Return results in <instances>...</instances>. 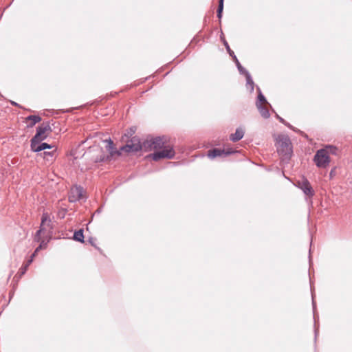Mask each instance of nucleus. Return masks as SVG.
Here are the masks:
<instances>
[{"label":"nucleus","mask_w":352,"mask_h":352,"mask_svg":"<svg viewBox=\"0 0 352 352\" xmlns=\"http://www.w3.org/2000/svg\"><path fill=\"white\" fill-rule=\"evenodd\" d=\"M276 149L279 155L289 159L292 154V146L290 139L287 135H279L276 138Z\"/></svg>","instance_id":"obj_1"},{"label":"nucleus","mask_w":352,"mask_h":352,"mask_svg":"<svg viewBox=\"0 0 352 352\" xmlns=\"http://www.w3.org/2000/svg\"><path fill=\"white\" fill-rule=\"evenodd\" d=\"M47 131H52L51 126L49 123H43L36 128V134L30 140V147H33L34 145L38 144L43 140L47 138L45 133Z\"/></svg>","instance_id":"obj_2"},{"label":"nucleus","mask_w":352,"mask_h":352,"mask_svg":"<svg viewBox=\"0 0 352 352\" xmlns=\"http://www.w3.org/2000/svg\"><path fill=\"white\" fill-rule=\"evenodd\" d=\"M314 162L318 168H324L327 167L330 163L328 150L321 148L317 151L314 157Z\"/></svg>","instance_id":"obj_3"},{"label":"nucleus","mask_w":352,"mask_h":352,"mask_svg":"<svg viewBox=\"0 0 352 352\" xmlns=\"http://www.w3.org/2000/svg\"><path fill=\"white\" fill-rule=\"evenodd\" d=\"M143 148V142L142 143L140 138L133 136L129 140L126 145L120 148L121 151L129 152H138Z\"/></svg>","instance_id":"obj_4"},{"label":"nucleus","mask_w":352,"mask_h":352,"mask_svg":"<svg viewBox=\"0 0 352 352\" xmlns=\"http://www.w3.org/2000/svg\"><path fill=\"white\" fill-rule=\"evenodd\" d=\"M162 148V151H156L151 154V156L154 161H158L162 158L173 159L175 157V152L173 146L168 145Z\"/></svg>","instance_id":"obj_5"},{"label":"nucleus","mask_w":352,"mask_h":352,"mask_svg":"<svg viewBox=\"0 0 352 352\" xmlns=\"http://www.w3.org/2000/svg\"><path fill=\"white\" fill-rule=\"evenodd\" d=\"M165 142L161 137L147 139L143 142V149L145 151H151L162 148L165 146Z\"/></svg>","instance_id":"obj_6"},{"label":"nucleus","mask_w":352,"mask_h":352,"mask_svg":"<svg viewBox=\"0 0 352 352\" xmlns=\"http://www.w3.org/2000/svg\"><path fill=\"white\" fill-rule=\"evenodd\" d=\"M233 60L235 62V64L237 67V69L241 74H243L245 76L246 78V86L247 88L250 89V92H252L254 91V82L252 80V78L249 73L248 70H246L245 68H244L237 59L236 56L235 55H233Z\"/></svg>","instance_id":"obj_7"},{"label":"nucleus","mask_w":352,"mask_h":352,"mask_svg":"<svg viewBox=\"0 0 352 352\" xmlns=\"http://www.w3.org/2000/svg\"><path fill=\"white\" fill-rule=\"evenodd\" d=\"M236 152V151L232 148H226L223 149L214 148L208 151V156L209 158L214 159L217 157H226Z\"/></svg>","instance_id":"obj_8"},{"label":"nucleus","mask_w":352,"mask_h":352,"mask_svg":"<svg viewBox=\"0 0 352 352\" xmlns=\"http://www.w3.org/2000/svg\"><path fill=\"white\" fill-rule=\"evenodd\" d=\"M83 188L80 186H76L71 188L69 194V202H76L82 199Z\"/></svg>","instance_id":"obj_9"},{"label":"nucleus","mask_w":352,"mask_h":352,"mask_svg":"<svg viewBox=\"0 0 352 352\" xmlns=\"http://www.w3.org/2000/svg\"><path fill=\"white\" fill-rule=\"evenodd\" d=\"M298 187L300 188L306 195L309 197H313L314 195V190L307 179L303 178L301 181H299L298 182Z\"/></svg>","instance_id":"obj_10"},{"label":"nucleus","mask_w":352,"mask_h":352,"mask_svg":"<svg viewBox=\"0 0 352 352\" xmlns=\"http://www.w3.org/2000/svg\"><path fill=\"white\" fill-rule=\"evenodd\" d=\"M40 225L45 230V231L48 230L50 232H52L54 227L52 219L47 212H43L42 214Z\"/></svg>","instance_id":"obj_11"},{"label":"nucleus","mask_w":352,"mask_h":352,"mask_svg":"<svg viewBox=\"0 0 352 352\" xmlns=\"http://www.w3.org/2000/svg\"><path fill=\"white\" fill-rule=\"evenodd\" d=\"M105 142L107 143L106 145V149L109 151L110 156L112 157L115 154L118 155H120L121 153L119 151H117L116 148L114 146L113 142L109 138V140H106Z\"/></svg>","instance_id":"obj_12"},{"label":"nucleus","mask_w":352,"mask_h":352,"mask_svg":"<svg viewBox=\"0 0 352 352\" xmlns=\"http://www.w3.org/2000/svg\"><path fill=\"white\" fill-rule=\"evenodd\" d=\"M54 146L51 144H49L46 142H40L38 143V144H35L34 145L33 147H31V150L33 151V152H35V153H38V152H41L43 150H45V149H51Z\"/></svg>","instance_id":"obj_13"},{"label":"nucleus","mask_w":352,"mask_h":352,"mask_svg":"<svg viewBox=\"0 0 352 352\" xmlns=\"http://www.w3.org/2000/svg\"><path fill=\"white\" fill-rule=\"evenodd\" d=\"M244 135V131L240 128L236 129L234 133H232L230 136V140L235 142L243 138Z\"/></svg>","instance_id":"obj_14"},{"label":"nucleus","mask_w":352,"mask_h":352,"mask_svg":"<svg viewBox=\"0 0 352 352\" xmlns=\"http://www.w3.org/2000/svg\"><path fill=\"white\" fill-rule=\"evenodd\" d=\"M256 106L258 109L260 114L263 118L266 119L270 118V113L266 107L263 106L262 104H260V102H256Z\"/></svg>","instance_id":"obj_15"},{"label":"nucleus","mask_w":352,"mask_h":352,"mask_svg":"<svg viewBox=\"0 0 352 352\" xmlns=\"http://www.w3.org/2000/svg\"><path fill=\"white\" fill-rule=\"evenodd\" d=\"M26 120L31 121V122L28 124V127H32L41 120V118L39 116L30 115L26 118Z\"/></svg>","instance_id":"obj_16"},{"label":"nucleus","mask_w":352,"mask_h":352,"mask_svg":"<svg viewBox=\"0 0 352 352\" xmlns=\"http://www.w3.org/2000/svg\"><path fill=\"white\" fill-rule=\"evenodd\" d=\"M311 297H312V305H313V312H314V321H315V338H316L317 335H318V329L316 327V314H315V311H316V302H315V300H314V292H313V289H312V285L311 284Z\"/></svg>","instance_id":"obj_17"},{"label":"nucleus","mask_w":352,"mask_h":352,"mask_svg":"<svg viewBox=\"0 0 352 352\" xmlns=\"http://www.w3.org/2000/svg\"><path fill=\"white\" fill-rule=\"evenodd\" d=\"M73 239H74V240H75L76 241H78L80 243H84L85 241H84L83 230L80 229V230L76 231L74 234Z\"/></svg>","instance_id":"obj_18"},{"label":"nucleus","mask_w":352,"mask_h":352,"mask_svg":"<svg viewBox=\"0 0 352 352\" xmlns=\"http://www.w3.org/2000/svg\"><path fill=\"white\" fill-rule=\"evenodd\" d=\"M56 155V149H54L52 151H44L41 153V155H43V158L47 161H52L54 157Z\"/></svg>","instance_id":"obj_19"},{"label":"nucleus","mask_w":352,"mask_h":352,"mask_svg":"<svg viewBox=\"0 0 352 352\" xmlns=\"http://www.w3.org/2000/svg\"><path fill=\"white\" fill-rule=\"evenodd\" d=\"M257 89H258V97H257V101H256V102H260V104H263L266 103V104H267L270 105V104L267 102V100H266L265 97L264 96V95L262 94V92H261V91L260 88H259V87H257Z\"/></svg>","instance_id":"obj_20"},{"label":"nucleus","mask_w":352,"mask_h":352,"mask_svg":"<svg viewBox=\"0 0 352 352\" xmlns=\"http://www.w3.org/2000/svg\"><path fill=\"white\" fill-rule=\"evenodd\" d=\"M223 1L224 0H219V6L217 10V16L219 20L222 18V13L223 10Z\"/></svg>","instance_id":"obj_21"},{"label":"nucleus","mask_w":352,"mask_h":352,"mask_svg":"<svg viewBox=\"0 0 352 352\" xmlns=\"http://www.w3.org/2000/svg\"><path fill=\"white\" fill-rule=\"evenodd\" d=\"M324 149L328 150V155L329 156L330 154L337 155H338L339 150L337 147L329 145L327 146Z\"/></svg>","instance_id":"obj_22"},{"label":"nucleus","mask_w":352,"mask_h":352,"mask_svg":"<svg viewBox=\"0 0 352 352\" xmlns=\"http://www.w3.org/2000/svg\"><path fill=\"white\" fill-rule=\"evenodd\" d=\"M100 152L102 153V155L100 156V157H97L95 160L96 162H103L107 161L109 158V156H108L104 153L102 148H100Z\"/></svg>","instance_id":"obj_23"},{"label":"nucleus","mask_w":352,"mask_h":352,"mask_svg":"<svg viewBox=\"0 0 352 352\" xmlns=\"http://www.w3.org/2000/svg\"><path fill=\"white\" fill-rule=\"evenodd\" d=\"M45 232V230L41 227L40 225L39 229L36 231L34 235V241L36 242H39L41 241V234L42 232Z\"/></svg>","instance_id":"obj_24"},{"label":"nucleus","mask_w":352,"mask_h":352,"mask_svg":"<svg viewBox=\"0 0 352 352\" xmlns=\"http://www.w3.org/2000/svg\"><path fill=\"white\" fill-rule=\"evenodd\" d=\"M29 265H28V262H27V263H26L23 266H22V267L20 268V270H19V272H20V274H21V276L23 275V274L26 272V271H27V270H28V268Z\"/></svg>","instance_id":"obj_25"},{"label":"nucleus","mask_w":352,"mask_h":352,"mask_svg":"<svg viewBox=\"0 0 352 352\" xmlns=\"http://www.w3.org/2000/svg\"><path fill=\"white\" fill-rule=\"evenodd\" d=\"M224 45H225L226 50H227L228 52L229 53L230 56L233 58V55H235V54H234V52L232 50H231L228 43L226 41H224Z\"/></svg>","instance_id":"obj_26"},{"label":"nucleus","mask_w":352,"mask_h":352,"mask_svg":"<svg viewBox=\"0 0 352 352\" xmlns=\"http://www.w3.org/2000/svg\"><path fill=\"white\" fill-rule=\"evenodd\" d=\"M96 239L95 238H94V237H90V238H89V239H88L89 243L92 246H94L95 248H96V249L99 250V248H98V247L96 246Z\"/></svg>","instance_id":"obj_27"},{"label":"nucleus","mask_w":352,"mask_h":352,"mask_svg":"<svg viewBox=\"0 0 352 352\" xmlns=\"http://www.w3.org/2000/svg\"><path fill=\"white\" fill-rule=\"evenodd\" d=\"M36 254V253L34 252V253L30 256V258L28 260V265H30L32 263L34 257L35 256Z\"/></svg>","instance_id":"obj_28"},{"label":"nucleus","mask_w":352,"mask_h":352,"mask_svg":"<svg viewBox=\"0 0 352 352\" xmlns=\"http://www.w3.org/2000/svg\"><path fill=\"white\" fill-rule=\"evenodd\" d=\"M36 254V253L34 252V253L30 256V258L28 260V265H30L32 263L34 257L35 256Z\"/></svg>","instance_id":"obj_29"},{"label":"nucleus","mask_w":352,"mask_h":352,"mask_svg":"<svg viewBox=\"0 0 352 352\" xmlns=\"http://www.w3.org/2000/svg\"><path fill=\"white\" fill-rule=\"evenodd\" d=\"M36 254V253L34 252V253L30 256V258L28 260V265H30L32 263L34 257L35 256Z\"/></svg>","instance_id":"obj_30"},{"label":"nucleus","mask_w":352,"mask_h":352,"mask_svg":"<svg viewBox=\"0 0 352 352\" xmlns=\"http://www.w3.org/2000/svg\"><path fill=\"white\" fill-rule=\"evenodd\" d=\"M135 129H134L133 128H131L129 129V131H128V135L131 136L135 133Z\"/></svg>","instance_id":"obj_31"},{"label":"nucleus","mask_w":352,"mask_h":352,"mask_svg":"<svg viewBox=\"0 0 352 352\" xmlns=\"http://www.w3.org/2000/svg\"><path fill=\"white\" fill-rule=\"evenodd\" d=\"M284 124H285V126H287L288 128H289V129H292V130H294V131H296V130L294 129V127H293V126H292L289 123L287 122L286 121H285V123H284Z\"/></svg>","instance_id":"obj_32"},{"label":"nucleus","mask_w":352,"mask_h":352,"mask_svg":"<svg viewBox=\"0 0 352 352\" xmlns=\"http://www.w3.org/2000/svg\"><path fill=\"white\" fill-rule=\"evenodd\" d=\"M276 117L281 123H285V120L283 118L280 117L278 115H276Z\"/></svg>","instance_id":"obj_33"},{"label":"nucleus","mask_w":352,"mask_h":352,"mask_svg":"<svg viewBox=\"0 0 352 352\" xmlns=\"http://www.w3.org/2000/svg\"><path fill=\"white\" fill-rule=\"evenodd\" d=\"M41 246H42V245H41V244H40V245L36 248V250H35V251H34V252H35V253H37V252H38V251H39V250L41 248Z\"/></svg>","instance_id":"obj_34"},{"label":"nucleus","mask_w":352,"mask_h":352,"mask_svg":"<svg viewBox=\"0 0 352 352\" xmlns=\"http://www.w3.org/2000/svg\"><path fill=\"white\" fill-rule=\"evenodd\" d=\"M11 104L14 106H19V104L15 102H12Z\"/></svg>","instance_id":"obj_35"},{"label":"nucleus","mask_w":352,"mask_h":352,"mask_svg":"<svg viewBox=\"0 0 352 352\" xmlns=\"http://www.w3.org/2000/svg\"><path fill=\"white\" fill-rule=\"evenodd\" d=\"M96 212L100 213V209H98V210H96Z\"/></svg>","instance_id":"obj_36"}]
</instances>
